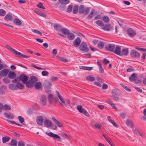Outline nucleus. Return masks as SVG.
Wrapping results in <instances>:
<instances>
[{
    "instance_id": "obj_1",
    "label": "nucleus",
    "mask_w": 146,
    "mask_h": 146,
    "mask_svg": "<svg viewBox=\"0 0 146 146\" xmlns=\"http://www.w3.org/2000/svg\"><path fill=\"white\" fill-rule=\"evenodd\" d=\"M6 47L13 53L17 55L19 57H22L23 58H28L30 57V56L23 54L21 53L16 50L15 49L13 48L11 46L8 45H6Z\"/></svg>"
},
{
    "instance_id": "obj_2",
    "label": "nucleus",
    "mask_w": 146,
    "mask_h": 146,
    "mask_svg": "<svg viewBox=\"0 0 146 146\" xmlns=\"http://www.w3.org/2000/svg\"><path fill=\"white\" fill-rule=\"evenodd\" d=\"M45 133L48 136L52 137L54 139H55L59 141H61L60 137L56 134L54 133L51 132H46Z\"/></svg>"
},
{
    "instance_id": "obj_3",
    "label": "nucleus",
    "mask_w": 146,
    "mask_h": 146,
    "mask_svg": "<svg viewBox=\"0 0 146 146\" xmlns=\"http://www.w3.org/2000/svg\"><path fill=\"white\" fill-rule=\"evenodd\" d=\"M90 9L88 7H86L85 9L83 5L80 6L78 9L79 12L80 13H83L84 15H86L88 14L90 11Z\"/></svg>"
},
{
    "instance_id": "obj_4",
    "label": "nucleus",
    "mask_w": 146,
    "mask_h": 146,
    "mask_svg": "<svg viewBox=\"0 0 146 146\" xmlns=\"http://www.w3.org/2000/svg\"><path fill=\"white\" fill-rule=\"evenodd\" d=\"M77 108L79 112L82 113L87 116L89 117L90 116L89 114L86 110L82 108V106L81 105L78 106L77 107Z\"/></svg>"
},
{
    "instance_id": "obj_5",
    "label": "nucleus",
    "mask_w": 146,
    "mask_h": 146,
    "mask_svg": "<svg viewBox=\"0 0 146 146\" xmlns=\"http://www.w3.org/2000/svg\"><path fill=\"white\" fill-rule=\"evenodd\" d=\"M79 48L80 50L85 52H88L89 50V48L87 47L86 44L84 42H82L80 45Z\"/></svg>"
},
{
    "instance_id": "obj_6",
    "label": "nucleus",
    "mask_w": 146,
    "mask_h": 146,
    "mask_svg": "<svg viewBox=\"0 0 146 146\" xmlns=\"http://www.w3.org/2000/svg\"><path fill=\"white\" fill-rule=\"evenodd\" d=\"M115 48V45L114 44H108L105 46V49L107 51L113 52Z\"/></svg>"
},
{
    "instance_id": "obj_7",
    "label": "nucleus",
    "mask_w": 146,
    "mask_h": 146,
    "mask_svg": "<svg viewBox=\"0 0 146 146\" xmlns=\"http://www.w3.org/2000/svg\"><path fill=\"white\" fill-rule=\"evenodd\" d=\"M19 81L21 80L24 84L25 82L28 80L29 78L24 74H21L19 76Z\"/></svg>"
},
{
    "instance_id": "obj_8",
    "label": "nucleus",
    "mask_w": 146,
    "mask_h": 146,
    "mask_svg": "<svg viewBox=\"0 0 146 146\" xmlns=\"http://www.w3.org/2000/svg\"><path fill=\"white\" fill-rule=\"evenodd\" d=\"M128 35L130 37L134 36L136 35L135 31L131 28L128 29L127 30Z\"/></svg>"
},
{
    "instance_id": "obj_9",
    "label": "nucleus",
    "mask_w": 146,
    "mask_h": 146,
    "mask_svg": "<svg viewBox=\"0 0 146 146\" xmlns=\"http://www.w3.org/2000/svg\"><path fill=\"white\" fill-rule=\"evenodd\" d=\"M131 56L133 58H137L140 56V54L135 50H132L130 52Z\"/></svg>"
},
{
    "instance_id": "obj_10",
    "label": "nucleus",
    "mask_w": 146,
    "mask_h": 146,
    "mask_svg": "<svg viewBox=\"0 0 146 146\" xmlns=\"http://www.w3.org/2000/svg\"><path fill=\"white\" fill-rule=\"evenodd\" d=\"M115 50H113V52L115 54L120 56L121 52V46L117 45L115 48Z\"/></svg>"
},
{
    "instance_id": "obj_11",
    "label": "nucleus",
    "mask_w": 146,
    "mask_h": 146,
    "mask_svg": "<svg viewBox=\"0 0 146 146\" xmlns=\"http://www.w3.org/2000/svg\"><path fill=\"white\" fill-rule=\"evenodd\" d=\"M56 93L57 94V95L58 97L60 100L62 102L61 104L62 105H63V104H64V105L65 106H66L67 105H66V104L65 103V101L64 100L62 96L60 94L59 92L58 91H56Z\"/></svg>"
},
{
    "instance_id": "obj_12",
    "label": "nucleus",
    "mask_w": 146,
    "mask_h": 146,
    "mask_svg": "<svg viewBox=\"0 0 146 146\" xmlns=\"http://www.w3.org/2000/svg\"><path fill=\"white\" fill-rule=\"evenodd\" d=\"M81 42V40L80 37L76 38L73 41V46H74L78 47Z\"/></svg>"
},
{
    "instance_id": "obj_13",
    "label": "nucleus",
    "mask_w": 146,
    "mask_h": 146,
    "mask_svg": "<svg viewBox=\"0 0 146 146\" xmlns=\"http://www.w3.org/2000/svg\"><path fill=\"white\" fill-rule=\"evenodd\" d=\"M47 85L45 86L44 87V89L47 93H50L51 91V84L49 82H47Z\"/></svg>"
},
{
    "instance_id": "obj_14",
    "label": "nucleus",
    "mask_w": 146,
    "mask_h": 146,
    "mask_svg": "<svg viewBox=\"0 0 146 146\" xmlns=\"http://www.w3.org/2000/svg\"><path fill=\"white\" fill-rule=\"evenodd\" d=\"M102 29L107 31H110L111 29V27L110 24H106L102 27Z\"/></svg>"
},
{
    "instance_id": "obj_15",
    "label": "nucleus",
    "mask_w": 146,
    "mask_h": 146,
    "mask_svg": "<svg viewBox=\"0 0 146 146\" xmlns=\"http://www.w3.org/2000/svg\"><path fill=\"white\" fill-rule=\"evenodd\" d=\"M8 77L10 79H14L16 78L17 74L15 72L10 71L8 74Z\"/></svg>"
},
{
    "instance_id": "obj_16",
    "label": "nucleus",
    "mask_w": 146,
    "mask_h": 146,
    "mask_svg": "<svg viewBox=\"0 0 146 146\" xmlns=\"http://www.w3.org/2000/svg\"><path fill=\"white\" fill-rule=\"evenodd\" d=\"M129 53V50L128 49L125 48L123 49L121 51L120 56H127Z\"/></svg>"
},
{
    "instance_id": "obj_17",
    "label": "nucleus",
    "mask_w": 146,
    "mask_h": 146,
    "mask_svg": "<svg viewBox=\"0 0 146 146\" xmlns=\"http://www.w3.org/2000/svg\"><path fill=\"white\" fill-rule=\"evenodd\" d=\"M9 71L7 69H3L0 71V76H5L8 74Z\"/></svg>"
},
{
    "instance_id": "obj_18",
    "label": "nucleus",
    "mask_w": 146,
    "mask_h": 146,
    "mask_svg": "<svg viewBox=\"0 0 146 146\" xmlns=\"http://www.w3.org/2000/svg\"><path fill=\"white\" fill-rule=\"evenodd\" d=\"M46 98L44 95H42L40 98V102L41 104L43 106H45L46 104Z\"/></svg>"
},
{
    "instance_id": "obj_19",
    "label": "nucleus",
    "mask_w": 146,
    "mask_h": 146,
    "mask_svg": "<svg viewBox=\"0 0 146 146\" xmlns=\"http://www.w3.org/2000/svg\"><path fill=\"white\" fill-rule=\"evenodd\" d=\"M43 118L41 116H39L36 119V122L37 123L40 125H42L43 123Z\"/></svg>"
},
{
    "instance_id": "obj_20",
    "label": "nucleus",
    "mask_w": 146,
    "mask_h": 146,
    "mask_svg": "<svg viewBox=\"0 0 146 146\" xmlns=\"http://www.w3.org/2000/svg\"><path fill=\"white\" fill-rule=\"evenodd\" d=\"M52 119L54 121L55 124L59 127H62L63 126L62 123L58 121L55 118H52Z\"/></svg>"
},
{
    "instance_id": "obj_21",
    "label": "nucleus",
    "mask_w": 146,
    "mask_h": 146,
    "mask_svg": "<svg viewBox=\"0 0 146 146\" xmlns=\"http://www.w3.org/2000/svg\"><path fill=\"white\" fill-rule=\"evenodd\" d=\"M25 83L24 84H25L26 86L29 88L32 87L34 85V84L29 80L28 81L27 80Z\"/></svg>"
},
{
    "instance_id": "obj_22",
    "label": "nucleus",
    "mask_w": 146,
    "mask_h": 146,
    "mask_svg": "<svg viewBox=\"0 0 146 146\" xmlns=\"http://www.w3.org/2000/svg\"><path fill=\"white\" fill-rule=\"evenodd\" d=\"M44 123L45 125L48 127H51L52 125V122L49 120H45L44 122Z\"/></svg>"
},
{
    "instance_id": "obj_23",
    "label": "nucleus",
    "mask_w": 146,
    "mask_h": 146,
    "mask_svg": "<svg viewBox=\"0 0 146 146\" xmlns=\"http://www.w3.org/2000/svg\"><path fill=\"white\" fill-rule=\"evenodd\" d=\"M137 78V74L135 73H133L130 76L129 80L131 81H134L136 80Z\"/></svg>"
},
{
    "instance_id": "obj_24",
    "label": "nucleus",
    "mask_w": 146,
    "mask_h": 146,
    "mask_svg": "<svg viewBox=\"0 0 146 146\" xmlns=\"http://www.w3.org/2000/svg\"><path fill=\"white\" fill-rule=\"evenodd\" d=\"M16 87L17 88V90L18 89L20 90H22L24 88V85L22 83L18 82H17L16 84Z\"/></svg>"
},
{
    "instance_id": "obj_25",
    "label": "nucleus",
    "mask_w": 146,
    "mask_h": 146,
    "mask_svg": "<svg viewBox=\"0 0 146 146\" xmlns=\"http://www.w3.org/2000/svg\"><path fill=\"white\" fill-rule=\"evenodd\" d=\"M54 29L58 31H61V29H62V26L59 24H56L54 25Z\"/></svg>"
},
{
    "instance_id": "obj_26",
    "label": "nucleus",
    "mask_w": 146,
    "mask_h": 146,
    "mask_svg": "<svg viewBox=\"0 0 146 146\" xmlns=\"http://www.w3.org/2000/svg\"><path fill=\"white\" fill-rule=\"evenodd\" d=\"M97 63L99 67V70L100 72L101 73H103L104 72V70L102 67L101 63H100L99 61L98 60L97 61Z\"/></svg>"
},
{
    "instance_id": "obj_27",
    "label": "nucleus",
    "mask_w": 146,
    "mask_h": 146,
    "mask_svg": "<svg viewBox=\"0 0 146 146\" xmlns=\"http://www.w3.org/2000/svg\"><path fill=\"white\" fill-rule=\"evenodd\" d=\"M48 100L49 102L51 104L54 102V99L52 94H49L48 95Z\"/></svg>"
},
{
    "instance_id": "obj_28",
    "label": "nucleus",
    "mask_w": 146,
    "mask_h": 146,
    "mask_svg": "<svg viewBox=\"0 0 146 146\" xmlns=\"http://www.w3.org/2000/svg\"><path fill=\"white\" fill-rule=\"evenodd\" d=\"M112 97L114 100H117L118 97L117 96V94L114 91H112Z\"/></svg>"
},
{
    "instance_id": "obj_29",
    "label": "nucleus",
    "mask_w": 146,
    "mask_h": 146,
    "mask_svg": "<svg viewBox=\"0 0 146 146\" xmlns=\"http://www.w3.org/2000/svg\"><path fill=\"white\" fill-rule=\"evenodd\" d=\"M29 80L34 84L37 81L38 79L36 77L32 76L30 77Z\"/></svg>"
},
{
    "instance_id": "obj_30",
    "label": "nucleus",
    "mask_w": 146,
    "mask_h": 146,
    "mask_svg": "<svg viewBox=\"0 0 146 146\" xmlns=\"http://www.w3.org/2000/svg\"><path fill=\"white\" fill-rule=\"evenodd\" d=\"M133 132L137 136H143L142 133L138 129H135L133 131Z\"/></svg>"
},
{
    "instance_id": "obj_31",
    "label": "nucleus",
    "mask_w": 146,
    "mask_h": 146,
    "mask_svg": "<svg viewBox=\"0 0 146 146\" xmlns=\"http://www.w3.org/2000/svg\"><path fill=\"white\" fill-rule=\"evenodd\" d=\"M9 88L12 90H17L16 85L13 84H10L9 85Z\"/></svg>"
},
{
    "instance_id": "obj_32",
    "label": "nucleus",
    "mask_w": 146,
    "mask_h": 146,
    "mask_svg": "<svg viewBox=\"0 0 146 146\" xmlns=\"http://www.w3.org/2000/svg\"><path fill=\"white\" fill-rule=\"evenodd\" d=\"M104 44L105 43L104 42L100 41L98 44V47L99 49H102L104 48Z\"/></svg>"
},
{
    "instance_id": "obj_33",
    "label": "nucleus",
    "mask_w": 146,
    "mask_h": 146,
    "mask_svg": "<svg viewBox=\"0 0 146 146\" xmlns=\"http://www.w3.org/2000/svg\"><path fill=\"white\" fill-rule=\"evenodd\" d=\"M6 87L4 86H0V95H2L5 94L4 90H5Z\"/></svg>"
},
{
    "instance_id": "obj_34",
    "label": "nucleus",
    "mask_w": 146,
    "mask_h": 146,
    "mask_svg": "<svg viewBox=\"0 0 146 146\" xmlns=\"http://www.w3.org/2000/svg\"><path fill=\"white\" fill-rule=\"evenodd\" d=\"M56 57L59 60L65 62H68V60L66 59V58L62 57H60L59 56H56Z\"/></svg>"
},
{
    "instance_id": "obj_35",
    "label": "nucleus",
    "mask_w": 146,
    "mask_h": 146,
    "mask_svg": "<svg viewBox=\"0 0 146 146\" xmlns=\"http://www.w3.org/2000/svg\"><path fill=\"white\" fill-rule=\"evenodd\" d=\"M4 115L5 117L6 118L10 119H13L14 118V117L11 114L8 113H5Z\"/></svg>"
},
{
    "instance_id": "obj_36",
    "label": "nucleus",
    "mask_w": 146,
    "mask_h": 146,
    "mask_svg": "<svg viewBox=\"0 0 146 146\" xmlns=\"http://www.w3.org/2000/svg\"><path fill=\"white\" fill-rule=\"evenodd\" d=\"M61 31L62 34L65 35H68L70 32L68 29L65 28H62Z\"/></svg>"
},
{
    "instance_id": "obj_37",
    "label": "nucleus",
    "mask_w": 146,
    "mask_h": 146,
    "mask_svg": "<svg viewBox=\"0 0 146 146\" xmlns=\"http://www.w3.org/2000/svg\"><path fill=\"white\" fill-rule=\"evenodd\" d=\"M13 23L16 25L20 26L21 24V22L19 19H14Z\"/></svg>"
},
{
    "instance_id": "obj_38",
    "label": "nucleus",
    "mask_w": 146,
    "mask_h": 146,
    "mask_svg": "<svg viewBox=\"0 0 146 146\" xmlns=\"http://www.w3.org/2000/svg\"><path fill=\"white\" fill-rule=\"evenodd\" d=\"M107 103L110 105L114 109L116 110H117V108L115 106V104L112 103V101L108 100L107 101Z\"/></svg>"
},
{
    "instance_id": "obj_39",
    "label": "nucleus",
    "mask_w": 146,
    "mask_h": 146,
    "mask_svg": "<svg viewBox=\"0 0 146 146\" xmlns=\"http://www.w3.org/2000/svg\"><path fill=\"white\" fill-rule=\"evenodd\" d=\"M95 12V10L94 9H92L91 11L90 12L88 15V17L89 18H91L93 17L94 13Z\"/></svg>"
},
{
    "instance_id": "obj_40",
    "label": "nucleus",
    "mask_w": 146,
    "mask_h": 146,
    "mask_svg": "<svg viewBox=\"0 0 146 146\" xmlns=\"http://www.w3.org/2000/svg\"><path fill=\"white\" fill-rule=\"evenodd\" d=\"M42 84L40 82H37L35 84V87L36 89H40L41 88Z\"/></svg>"
},
{
    "instance_id": "obj_41",
    "label": "nucleus",
    "mask_w": 146,
    "mask_h": 146,
    "mask_svg": "<svg viewBox=\"0 0 146 146\" xmlns=\"http://www.w3.org/2000/svg\"><path fill=\"white\" fill-rule=\"evenodd\" d=\"M59 2L62 4L66 5L68 4L70 1L69 0H58Z\"/></svg>"
},
{
    "instance_id": "obj_42",
    "label": "nucleus",
    "mask_w": 146,
    "mask_h": 146,
    "mask_svg": "<svg viewBox=\"0 0 146 146\" xmlns=\"http://www.w3.org/2000/svg\"><path fill=\"white\" fill-rule=\"evenodd\" d=\"M10 138L8 136L4 137L2 138V141L3 143L8 142L10 139Z\"/></svg>"
},
{
    "instance_id": "obj_43",
    "label": "nucleus",
    "mask_w": 146,
    "mask_h": 146,
    "mask_svg": "<svg viewBox=\"0 0 146 146\" xmlns=\"http://www.w3.org/2000/svg\"><path fill=\"white\" fill-rule=\"evenodd\" d=\"M126 123L127 125L132 128H133V124L132 122L129 119H127L126 120Z\"/></svg>"
},
{
    "instance_id": "obj_44",
    "label": "nucleus",
    "mask_w": 146,
    "mask_h": 146,
    "mask_svg": "<svg viewBox=\"0 0 146 146\" xmlns=\"http://www.w3.org/2000/svg\"><path fill=\"white\" fill-rule=\"evenodd\" d=\"M68 35L67 38L70 40H73L74 38V35L72 33H69V35Z\"/></svg>"
},
{
    "instance_id": "obj_45",
    "label": "nucleus",
    "mask_w": 146,
    "mask_h": 146,
    "mask_svg": "<svg viewBox=\"0 0 146 146\" xmlns=\"http://www.w3.org/2000/svg\"><path fill=\"white\" fill-rule=\"evenodd\" d=\"M107 118L108 121H110L111 123L114 126L116 127H117V124L114 121L112 120L111 118V117L110 116H108L107 117Z\"/></svg>"
},
{
    "instance_id": "obj_46",
    "label": "nucleus",
    "mask_w": 146,
    "mask_h": 146,
    "mask_svg": "<svg viewBox=\"0 0 146 146\" xmlns=\"http://www.w3.org/2000/svg\"><path fill=\"white\" fill-rule=\"evenodd\" d=\"M17 142L16 140L15 139H13L11 141V146H17Z\"/></svg>"
},
{
    "instance_id": "obj_47",
    "label": "nucleus",
    "mask_w": 146,
    "mask_h": 146,
    "mask_svg": "<svg viewBox=\"0 0 146 146\" xmlns=\"http://www.w3.org/2000/svg\"><path fill=\"white\" fill-rule=\"evenodd\" d=\"M3 109L5 110H10L11 109V107L8 105L6 104L3 106Z\"/></svg>"
},
{
    "instance_id": "obj_48",
    "label": "nucleus",
    "mask_w": 146,
    "mask_h": 146,
    "mask_svg": "<svg viewBox=\"0 0 146 146\" xmlns=\"http://www.w3.org/2000/svg\"><path fill=\"white\" fill-rule=\"evenodd\" d=\"M78 6L77 5L74 6L73 8V13L74 14H76L78 12Z\"/></svg>"
},
{
    "instance_id": "obj_49",
    "label": "nucleus",
    "mask_w": 146,
    "mask_h": 146,
    "mask_svg": "<svg viewBox=\"0 0 146 146\" xmlns=\"http://www.w3.org/2000/svg\"><path fill=\"white\" fill-rule=\"evenodd\" d=\"M14 17V15L11 13H9L5 16L4 18H12Z\"/></svg>"
},
{
    "instance_id": "obj_50",
    "label": "nucleus",
    "mask_w": 146,
    "mask_h": 146,
    "mask_svg": "<svg viewBox=\"0 0 146 146\" xmlns=\"http://www.w3.org/2000/svg\"><path fill=\"white\" fill-rule=\"evenodd\" d=\"M96 23L100 27H103L104 26V24L103 22L100 20H99L96 21Z\"/></svg>"
},
{
    "instance_id": "obj_51",
    "label": "nucleus",
    "mask_w": 146,
    "mask_h": 146,
    "mask_svg": "<svg viewBox=\"0 0 146 146\" xmlns=\"http://www.w3.org/2000/svg\"><path fill=\"white\" fill-rule=\"evenodd\" d=\"M7 121L8 122H9V123H10L11 124H15V125H18V126H22V125L21 124H20L19 123H17L14 121H11V120H7Z\"/></svg>"
},
{
    "instance_id": "obj_52",
    "label": "nucleus",
    "mask_w": 146,
    "mask_h": 146,
    "mask_svg": "<svg viewBox=\"0 0 146 146\" xmlns=\"http://www.w3.org/2000/svg\"><path fill=\"white\" fill-rule=\"evenodd\" d=\"M36 6L40 8H41L43 9H45V7L43 6V5L42 3H39L36 5Z\"/></svg>"
},
{
    "instance_id": "obj_53",
    "label": "nucleus",
    "mask_w": 146,
    "mask_h": 146,
    "mask_svg": "<svg viewBox=\"0 0 146 146\" xmlns=\"http://www.w3.org/2000/svg\"><path fill=\"white\" fill-rule=\"evenodd\" d=\"M87 80L90 81H94L95 80V78L90 76H88L87 77Z\"/></svg>"
},
{
    "instance_id": "obj_54",
    "label": "nucleus",
    "mask_w": 146,
    "mask_h": 146,
    "mask_svg": "<svg viewBox=\"0 0 146 146\" xmlns=\"http://www.w3.org/2000/svg\"><path fill=\"white\" fill-rule=\"evenodd\" d=\"M18 118L19 122L21 123H23L25 119L24 118L20 116H19L18 117Z\"/></svg>"
},
{
    "instance_id": "obj_55",
    "label": "nucleus",
    "mask_w": 146,
    "mask_h": 146,
    "mask_svg": "<svg viewBox=\"0 0 146 146\" xmlns=\"http://www.w3.org/2000/svg\"><path fill=\"white\" fill-rule=\"evenodd\" d=\"M73 8L72 6L69 5L67 9V12L70 13L72 11Z\"/></svg>"
},
{
    "instance_id": "obj_56",
    "label": "nucleus",
    "mask_w": 146,
    "mask_h": 146,
    "mask_svg": "<svg viewBox=\"0 0 146 146\" xmlns=\"http://www.w3.org/2000/svg\"><path fill=\"white\" fill-rule=\"evenodd\" d=\"M32 31L33 32L37 33L38 35L41 36H42V33L38 31L36 29H33Z\"/></svg>"
},
{
    "instance_id": "obj_57",
    "label": "nucleus",
    "mask_w": 146,
    "mask_h": 146,
    "mask_svg": "<svg viewBox=\"0 0 146 146\" xmlns=\"http://www.w3.org/2000/svg\"><path fill=\"white\" fill-rule=\"evenodd\" d=\"M6 14L5 11L3 9H0V16H4Z\"/></svg>"
},
{
    "instance_id": "obj_58",
    "label": "nucleus",
    "mask_w": 146,
    "mask_h": 146,
    "mask_svg": "<svg viewBox=\"0 0 146 146\" xmlns=\"http://www.w3.org/2000/svg\"><path fill=\"white\" fill-rule=\"evenodd\" d=\"M102 135L104 138L105 139L107 142L109 141H111V139L106 135L103 134Z\"/></svg>"
},
{
    "instance_id": "obj_59",
    "label": "nucleus",
    "mask_w": 146,
    "mask_h": 146,
    "mask_svg": "<svg viewBox=\"0 0 146 146\" xmlns=\"http://www.w3.org/2000/svg\"><path fill=\"white\" fill-rule=\"evenodd\" d=\"M3 82L6 84H8L10 82V80L7 78H5L3 79Z\"/></svg>"
},
{
    "instance_id": "obj_60",
    "label": "nucleus",
    "mask_w": 146,
    "mask_h": 146,
    "mask_svg": "<svg viewBox=\"0 0 146 146\" xmlns=\"http://www.w3.org/2000/svg\"><path fill=\"white\" fill-rule=\"evenodd\" d=\"M36 13L39 15L43 17L46 18L47 17V16L46 15L38 11H37V12H36Z\"/></svg>"
},
{
    "instance_id": "obj_61",
    "label": "nucleus",
    "mask_w": 146,
    "mask_h": 146,
    "mask_svg": "<svg viewBox=\"0 0 146 146\" xmlns=\"http://www.w3.org/2000/svg\"><path fill=\"white\" fill-rule=\"evenodd\" d=\"M18 146H25L24 142L22 141H19L18 143Z\"/></svg>"
},
{
    "instance_id": "obj_62",
    "label": "nucleus",
    "mask_w": 146,
    "mask_h": 146,
    "mask_svg": "<svg viewBox=\"0 0 146 146\" xmlns=\"http://www.w3.org/2000/svg\"><path fill=\"white\" fill-rule=\"evenodd\" d=\"M121 86L123 87L125 89V90H126L127 91H129L130 90L126 86L123 84H121Z\"/></svg>"
},
{
    "instance_id": "obj_63",
    "label": "nucleus",
    "mask_w": 146,
    "mask_h": 146,
    "mask_svg": "<svg viewBox=\"0 0 146 146\" xmlns=\"http://www.w3.org/2000/svg\"><path fill=\"white\" fill-rule=\"evenodd\" d=\"M32 66L35 68H36V69H37L38 70H45V69L43 68H41L40 67H38L36 65H35V64H32Z\"/></svg>"
},
{
    "instance_id": "obj_64",
    "label": "nucleus",
    "mask_w": 146,
    "mask_h": 146,
    "mask_svg": "<svg viewBox=\"0 0 146 146\" xmlns=\"http://www.w3.org/2000/svg\"><path fill=\"white\" fill-rule=\"evenodd\" d=\"M41 74L43 76H47L48 74L49 73L47 71H43L42 72Z\"/></svg>"
}]
</instances>
